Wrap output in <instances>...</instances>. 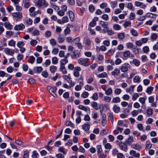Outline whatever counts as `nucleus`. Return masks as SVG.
I'll list each match as a JSON object with an SVG mask.
<instances>
[{"label":"nucleus","instance_id":"nucleus-14","mask_svg":"<svg viewBox=\"0 0 158 158\" xmlns=\"http://www.w3.org/2000/svg\"><path fill=\"white\" fill-rule=\"evenodd\" d=\"M78 108L79 109L84 110L85 111H89L90 112V109L88 106H85L83 105H80L78 106Z\"/></svg>","mask_w":158,"mask_h":158},{"label":"nucleus","instance_id":"nucleus-62","mask_svg":"<svg viewBox=\"0 0 158 158\" xmlns=\"http://www.w3.org/2000/svg\"><path fill=\"white\" fill-rule=\"evenodd\" d=\"M114 29L115 30H119L121 28V27L118 24H115L113 26Z\"/></svg>","mask_w":158,"mask_h":158},{"label":"nucleus","instance_id":"nucleus-39","mask_svg":"<svg viewBox=\"0 0 158 158\" xmlns=\"http://www.w3.org/2000/svg\"><path fill=\"white\" fill-rule=\"evenodd\" d=\"M65 125L67 126H70L73 128H74V125L71 121H67Z\"/></svg>","mask_w":158,"mask_h":158},{"label":"nucleus","instance_id":"nucleus-29","mask_svg":"<svg viewBox=\"0 0 158 158\" xmlns=\"http://www.w3.org/2000/svg\"><path fill=\"white\" fill-rule=\"evenodd\" d=\"M62 77L64 80H66L68 82H71L72 80H71V78L68 75H63L62 76Z\"/></svg>","mask_w":158,"mask_h":158},{"label":"nucleus","instance_id":"nucleus-24","mask_svg":"<svg viewBox=\"0 0 158 158\" xmlns=\"http://www.w3.org/2000/svg\"><path fill=\"white\" fill-rule=\"evenodd\" d=\"M59 71L64 74H66L67 73V71L65 69V66L60 65Z\"/></svg>","mask_w":158,"mask_h":158},{"label":"nucleus","instance_id":"nucleus-7","mask_svg":"<svg viewBox=\"0 0 158 158\" xmlns=\"http://www.w3.org/2000/svg\"><path fill=\"white\" fill-rule=\"evenodd\" d=\"M81 70V68L79 66H76L75 67L74 70H73L74 72L73 73V75L75 77H78L80 75L79 71Z\"/></svg>","mask_w":158,"mask_h":158},{"label":"nucleus","instance_id":"nucleus-61","mask_svg":"<svg viewBox=\"0 0 158 158\" xmlns=\"http://www.w3.org/2000/svg\"><path fill=\"white\" fill-rule=\"evenodd\" d=\"M59 52V49L58 48H55L52 51V53L54 55L57 54Z\"/></svg>","mask_w":158,"mask_h":158},{"label":"nucleus","instance_id":"nucleus-5","mask_svg":"<svg viewBox=\"0 0 158 158\" xmlns=\"http://www.w3.org/2000/svg\"><path fill=\"white\" fill-rule=\"evenodd\" d=\"M35 6L38 7H40L41 6H44L46 7L48 6V4L45 3V0H38L35 4Z\"/></svg>","mask_w":158,"mask_h":158},{"label":"nucleus","instance_id":"nucleus-49","mask_svg":"<svg viewBox=\"0 0 158 158\" xmlns=\"http://www.w3.org/2000/svg\"><path fill=\"white\" fill-rule=\"evenodd\" d=\"M95 7L93 5H90L89 6V10L91 13H93L95 10Z\"/></svg>","mask_w":158,"mask_h":158},{"label":"nucleus","instance_id":"nucleus-50","mask_svg":"<svg viewBox=\"0 0 158 158\" xmlns=\"http://www.w3.org/2000/svg\"><path fill=\"white\" fill-rule=\"evenodd\" d=\"M57 69V67L56 66L52 65L50 67V71L52 73H53L56 71Z\"/></svg>","mask_w":158,"mask_h":158},{"label":"nucleus","instance_id":"nucleus-3","mask_svg":"<svg viewBox=\"0 0 158 158\" xmlns=\"http://www.w3.org/2000/svg\"><path fill=\"white\" fill-rule=\"evenodd\" d=\"M4 52L5 53L9 56H13L14 54V50L8 48H6L4 49Z\"/></svg>","mask_w":158,"mask_h":158},{"label":"nucleus","instance_id":"nucleus-6","mask_svg":"<svg viewBox=\"0 0 158 158\" xmlns=\"http://www.w3.org/2000/svg\"><path fill=\"white\" fill-rule=\"evenodd\" d=\"M130 65L128 63H125L124 65L121 66L120 67V70L122 72H126L128 71V68H129L130 67Z\"/></svg>","mask_w":158,"mask_h":158},{"label":"nucleus","instance_id":"nucleus-30","mask_svg":"<svg viewBox=\"0 0 158 158\" xmlns=\"http://www.w3.org/2000/svg\"><path fill=\"white\" fill-rule=\"evenodd\" d=\"M68 62L67 59H62L60 60V65L65 66V65Z\"/></svg>","mask_w":158,"mask_h":158},{"label":"nucleus","instance_id":"nucleus-32","mask_svg":"<svg viewBox=\"0 0 158 158\" xmlns=\"http://www.w3.org/2000/svg\"><path fill=\"white\" fill-rule=\"evenodd\" d=\"M34 69L35 73H40L42 70V68L41 66L35 67Z\"/></svg>","mask_w":158,"mask_h":158},{"label":"nucleus","instance_id":"nucleus-18","mask_svg":"<svg viewBox=\"0 0 158 158\" xmlns=\"http://www.w3.org/2000/svg\"><path fill=\"white\" fill-rule=\"evenodd\" d=\"M23 2L25 8H28L31 6L29 0H23Z\"/></svg>","mask_w":158,"mask_h":158},{"label":"nucleus","instance_id":"nucleus-16","mask_svg":"<svg viewBox=\"0 0 158 158\" xmlns=\"http://www.w3.org/2000/svg\"><path fill=\"white\" fill-rule=\"evenodd\" d=\"M120 73V69L116 68L114 69L111 73V74L113 76H118Z\"/></svg>","mask_w":158,"mask_h":158},{"label":"nucleus","instance_id":"nucleus-63","mask_svg":"<svg viewBox=\"0 0 158 158\" xmlns=\"http://www.w3.org/2000/svg\"><path fill=\"white\" fill-rule=\"evenodd\" d=\"M139 97V95L137 93H135L132 97V100L133 101L135 100Z\"/></svg>","mask_w":158,"mask_h":158},{"label":"nucleus","instance_id":"nucleus-52","mask_svg":"<svg viewBox=\"0 0 158 158\" xmlns=\"http://www.w3.org/2000/svg\"><path fill=\"white\" fill-rule=\"evenodd\" d=\"M97 152L98 154H100V153L102 152V149L101 146L100 145H98L96 147Z\"/></svg>","mask_w":158,"mask_h":158},{"label":"nucleus","instance_id":"nucleus-10","mask_svg":"<svg viewBox=\"0 0 158 158\" xmlns=\"http://www.w3.org/2000/svg\"><path fill=\"white\" fill-rule=\"evenodd\" d=\"M134 4L137 7L141 6V8L143 9H145L146 7V6L145 4H143V2L138 1L135 2Z\"/></svg>","mask_w":158,"mask_h":158},{"label":"nucleus","instance_id":"nucleus-28","mask_svg":"<svg viewBox=\"0 0 158 158\" xmlns=\"http://www.w3.org/2000/svg\"><path fill=\"white\" fill-rule=\"evenodd\" d=\"M145 15L147 17L154 18L156 17L157 15L156 14H153L151 13H148L146 14Z\"/></svg>","mask_w":158,"mask_h":158},{"label":"nucleus","instance_id":"nucleus-46","mask_svg":"<svg viewBox=\"0 0 158 158\" xmlns=\"http://www.w3.org/2000/svg\"><path fill=\"white\" fill-rule=\"evenodd\" d=\"M15 6L16 10L18 11V12H20L22 10V7L19 5V3L15 5Z\"/></svg>","mask_w":158,"mask_h":158},{"label":"nucleus","instance_id":"nucleus-13","mask_svg":"<svg viewBox=\"0 0 158 158\" xmlns=\"http://www.w3.org/2000/svg\"><path fill=\"white\" fill-rule=\"evenodd\" d=\"M129 153L131 156L135 157H139L140 156L139 153H137L135 151L133 150H131Z\"/></svg>","mask_w":158,"mask_h":158},{"label":"nucleus","instance_id":"nucleus-34","mask_svg":"<svg viewBox=\"0 0 158 158\" xmlns=\"http://www.w3.org/2000/svg\"><path fill=\"white\" fill-rule=\"evenodd\" d=\"M140 79V77L139 76H136L134 77L133 78V81L135 82L139 83L141 81Z\"/></svg>","mask_w":158,"mask_h":158},{"label":"nucleus","instance_id":"nucleus-41","mask_svg":"<svg viewBox=\"0 0 158 158\" xmlns=\"http://www.w3.org/2000/svg\"><path fill=\"white\" fill-rule=\"evenodd\" d=\"M65 40L63 36L62 35H59L58 39V42L59 43L63 42Z\"/></svg>","mask_w":158,"mask_h":158},{"label":"nucleus","instance_id":"nucleus-45","mask_svg":"<svg viewBox=\"0 0 158 158\" xmlns=\"http://www.w3.org/2000/svg\"><path fill=\"white\" fill-rule=\"evenodd\" d=\"M107 76V73L106 72H103L101 74H98V77L99 78H103L106 77Z\"/></svg>","mask_w":158,"mask_h":158},{"label":"nucleus","instance_id":"nucleus-42","mask_svg":"<svg viewBox=\"0 0 158 158\" xmlns=\"http://www.w3.org/2000/svg\"><path fill=\"white\" fill-rule=\"evenodd\" d=\"M141 110H142L140 109H139L138 110H133L131 112L132 115L133 116H136L138 115L139 111H140V112H141Z\"/></svg>","mask_w":158,"mask_h":158},{"label":"nucleus","instance_id":"nucleus-23","mask_svg":"<svg viewBox=\"0 0 158 158\" xmlns=\"http://www.w3.org/2000/svg\"><path fill=\"white\" fill-rule=\"evenodd\" d=\"M70 20L73 21L74 19V15L73 12L71 10H69L68 12Z\"/></svg>","mask_w":158,"mask_h":158},{"label":"nucleus","instance_id":"nucleus-48","mask_svg":"<svg viewBox=\"0 0 158 158\" xmlns=\"http://www.w3.org/2000/svg\"><path fill=\"white\" fill-rule=\"evenodd\" d=\"M52 62L54 64H56L58 63V59L57 57L55 56L52 58Z\"/></svg>","mask_w":158,"mask_h":158},{"label":"nucleus","instance_id":"nucleus-59","mask_svg":"<svg viewBox=\"0 0 158 158\" xmlns=\"http://www.w3.org/2000/svg\"><path fill=\"white\" fill-rule=\"evenodd\" d=\"M92 98L94 101L97 100L98 99V95L97 93H94L93 94Z\"/></svg>","mask_w":158,"mask_h":158},{"label":"nucleus","instance_id":"nucleus-8","mask_svg":"<svg viewBox=\"0 0 158 158\" xmlns=\"http://www.w3.org/2000/svg\"><path fill=\"white\" fill-rule=\"evenodd\" d=\"M81 56V54L80 52L76 50L73 51L71 55L72 58L73 59H75L80 57Z\"/></svg>","mask_w":158,"mask_h":158},{"label":"nucleus","instance_id":"nucleus-25","mask_svg":"<svg viewBox=\"0 0 158 158\" xmlns=\"http://www.w3.org/2000/svg\"><path fill=\"white\" fill-rule=\"evenodd\" d=\"M5 27L8 30H11L13 28V26L9 22H6L4 23Z\"/></svg>","mask_w":158,"mask_h":158},{"label":"nucleus","instance_id":"nucleus-40","mask_svg":"<svg viewBox=\"0 0 158 158\" xmlns=\"http://www.w3.org/2000/svg\"><path fill=\"white\" fill-rule=\"evenodd\" d=\"M105 62L106 63H110L112 65H114V62L112 60L107 58L105 60Z\"/></svg>","mask_w":158,"mask_h":158},{"label":"nucleus","instance_id":"nucleus-4","mask_svg":"<svg viewBox=\"0 0 158 158\" xmlns=\"http://www.w3.org/2000/svg\"><path fill=\"white\" fill-rule=\"evenodd\" d=\"M108 23L103 21H100V24L102 27L104 28L103 29V32L105 33L106 32V30H107L109 29V27H107Z\"/></svg>","mask_w":158,"mask_h":158},{"label":"nucleus","instance_id":"nucleus-2","mask_svg":"<svg viewBox=\"0 0 158 158\" xmlns=\"http://www.w3.org/2000/svg\"><path fill=\"white\" fill-rule=\"evenodd\" d=\"M78 63L84 66H88L89 65V59L81 58L78 60Z\"/></svg>","mask_w":158,"mask_h":158},{"label":"nucleus","instance_id":"nucleus-21","mask_svg":"<svg viewBox=\"0 0 158 158\" xmlns=\"http://www.w3.org/2000/svg\"><path fill=\"white\" fill-rule=\"evenodd\" d=\"M152 147V144L149 140H147L146 142L145 149L148 150Z\"/></svg>","mask_w":158,"mask_h":158},{"label":"nucleus","instance_id":"nucleus-55","mask_svg":"<svg viewBox=\"0 0 158 158\" xmlns=\"http://www.w3.org/2000/svg\"><path fill=\"white\" fill-rule=\"evenodd\" d=\"M133 63L136 66H138L140 64V62L139 60L136 59H135L133 60Z\"/></svg>","mask_w":158,"mask_h":158},{"label":"nucleus","instance_id":"nucleus-9","mask_svg":"<svg viewBox=\"0 0 158 158\" xmlns=\"http://www.w3.org/2000/svg\"><path fill=\"white\" fill-rule=\"evenodd\" d=\"M25 27V25L22 23L16 25L14 28L16 31H20L24 29Z\"/></svg>","mask_w":158,"mask_h":158},{"label":"nucleus","instance_id":"nucleus-26","mask_svg":"<svg viewBox=\"0 0 158 158\" xmlns=\"http://www.w3.org/2000/svg\"><path fill=\"white\" fill-rule=\"evenodd\" d=\"M91 106L94 108L95 109L98 110L99 109L98 104L97 102H92L91 103Z\"/></svg>","mask_w":158,"mask_h":158},{"label":"nucleus","instance_id":"nucleus-11","mask_svg":"<svg viewBox=\"0 0 158 158\" xmlns=\"http://www.w3.org/2000/svg\"><path fill=\"white\" fill-rule=\"evenodd\" d=\"M132 148L139 151H140L142 149L141 146L138 143H134L131 145Z\"/></svg>","mask_w":158,"mask_h":158},{"label":"nucleus","instance_id":"nucleus-33","mask_svg":"<svg viewBox=\"0 0 158 158\" xmlns=\"http://www.w3.org/2000/svg\"><path fill=\"white\" fill-rule=\"evenodd\" d=\"M15 44L16 42L13 40H11L9 41L8 45L9 46L15 47Z\"/></svg>","mask_w":158,"mask_h":158},{"label":"nucleus","instance_id":"nucleus-27","mask_svg":"<svg viewBox=\"0 0 158 158\" xmlns=\"http://www.w3.org/2000/svg\"><path fill=\"white\" fill-rule=\"evenodd\" d=\"M82 128L85 131H88L89 129L90 125L88 123H85L82 126Z\"/></svg>","mask_w":158,"mask_h":158},{"label":"nucleus","instance_id":"nucleus-54","mask_svg":"<svg viewBox=\"0 0 158 158\" xmlns=\"http://www.w3.org/2000/svg\"><path fill=\"white\" fill-rule=\"evenodd\" d=\"M25 44L22 41H19L18 42L17 45L19 48L23 47Z\"/></svg>","mask_w":158,"mask_h":158},{"label":"nucleus","instance_id":"nucleus-38","mask_svg":"<svg viewBox=\"0 0 158 158\" xmlns=\"http://www.w3.org/2000/svg\"><path fill=\"white\" fill-rule=\"evenodd\" d=\"M120 102V99L119 97H116L112 99V102L114 103H118Z\"/></svg>","mask_w":158,"mask_h":158},{"label":"nucleus","instance_id":"nucleus-31","mask_svg":"<svg viewBox=\"0 0 158 158\" xmlns=\"http://www.w3.org/2000/svg\"><path fill=\"white\" fill-rule=\"evenodd\" d=\"M125 36V34L123 33H119L117 35V38L120 40H123Z\"/></svg>","mask_w":158,"mask_h":158},{"label":"nucleus","instance_id":"nucleus-35","mask_svg":"<svg viewBox=\"0 0 158 158\" xmlns=\"http://www.w3.org/2000/svg\"><path fill=\"white\" fill-rule=\"evenodd\" d=\"M105 92L106 95H109L112 93L113 90L111 88H109L106 90V92Z\"/></svg>","mask_w":158,"mask_h":158},{"label":"nucleus","instance_id":"nucleus-19","mask_svg":"<svg viewBox=\"0 0 158 158\" xmlns=\"http://www.w3.org/2000/svg\"><path fill=\"white\" fill-rule=\"evenodd\" d=\"M107 123L106 116L105 114H103L102 116V124L103 126H105Z\"/></svg>","mask_w":158,"mask_h":158},{"label":"nucleus","instance_id":"nucleus-1","mask_svg":"<svg viewBox=\"0 0 158 158\" xmlns=\"http://www.w3.org/2000/svg\"><path fill=\"white\" fill-rule=\"evenodd\" d=\"M13 19L16 21H19L23 18V13L20 12H16L11 13Z\"/></svg>","mask_w":158,"mask_h":158},{"label":"nucleus","instance_id":"nucleus-56","mask_svg":"<svg viewBox=\"0 0 158 158\" xmlns=\"http://www.w3.org/2000/svg\"><path fill=\"white\" fill-rule=\"evenodd\" d=\"M153 112V110L150 108L146 110V113L148 115H152Z\"/></svg>","mask_w":158,"mask_h":158},{"label":"nucleus","instance_id":"nucleus-51","mask_svg":"<svg viewBox=\"0 0 158 158\" xmlns=\"http://www.w3.org/2000/svg\"><path fill=\"white\" fill-rule=\"evenodd\" d=\"M158 37V35L156 33L152 34L151 36V39L153 41L156 40Z\"/></svg>","mask_w":158,"mask_h":158},{"label":"nucleus","instance_id":"nucleus-64","mask_svg":"<svg viewBox=\"0 0 158 158\" xmlns=\"http://www.w3.org/2000/svg\"><path fill=\"white\" fill-rule=\"evenodd\" d=\"M117 4V2L116 1H112L110 2V5L112 8H114Z\"/></svg>","mask_w":158,"mask_h":158},{"label":"nucleus","instance_id":"nucleus-15","mask_svg":"<svg viewBox=\"0 0 158 158\" xmlns=\"http://www.w3.org/2000/svg\"><path fill=\"white\" fill-rule=\"evenodd\" d=\"M84 44L85 46L88 47H90L91 44V41L89 38H86L84 40Z\"/></svg>","mask_w":158,"mask_h":158},{"label":"nucleus","instance_id":"nucleus-36","mask_svg":"<svg viewBox=\"0 0 158 158\" xmlns=\"http://www.w3.org/2000/svg\"><path fill=\"white\" fill-rule=\"evenodd\" d=\"M35 60V58L33 56H30L29 59L28 60V62L29 63L32 64H33Z\"/></svg>","mask_w":158,"mask_h":158},{"label":"nucleus","instance_id":"nucleus-12","mask_svg":"<svg viewBox=\"0 0 158 158\" xmlns=\"http://www.w3.org/2000/svg\"><path fill=\"white\" fill-rule=\"evenodd\" d=\"M119 146L120 149L125 152H127V145L124 143L121 142L119 144Z\"/></svg>","mask_w":158,"mask_h":158},{"label":"nucleus","instance_id":"nucleus-58","mask_svg":"<svg viewBox=\"0 0 158 158\" xmlns=\"http://www.w3.org/2000/svg\"><path fill=\"white\" fill-rule=\"evenodd\" d=\"M131 32L132 33V35L134 36H136L138 35V33L137 31L134 29H131Z\"/></svg>","mask_w":158,"mask_h":158},{"label":"nucleus","instance_id":"nucleus-43","mask_svg":"<svg viewBox=\"0 0 158 158\" xmlns=\"http://www.w3.org/2000/svg\"><path fill=\"white\" fill-rule=\"evenodd\" d=\"M130 52L128 51H127L123 52V56L125 59H127L130 55Z\"/></svg>","mask_w":158,"mask_h":158},{"label":"nucleus","instance_id":"nucleus-47","mask_svg":"<svg viewBox=\"0 0 158 158\" xmlns=\"http://www.w3.org/2000/svg\"><path fill=\"white\" fill-rule=\"evenodd\" d=\"M89 93L86 91L83 92L81 95V97L83 98H86L88 97Z\"/></svg>","mask_w":158,"mask_h":158},{"label":"nucleus","instance_id":"nucleus-57","mask_svg":"<svg viewBox=\"0 0 158 158\" xmlns=\"http://www.w3.org/2000/svg\"><path fill=\"white\" fill-rule=\"evenodd\" d=\"M37 43V41L35 40H32L30 42V44L32 46H34Z\"/></svg>","mask_w":158,"mask_h":158},{"label":"nucleus","instance_id":"nucleus-37","mask_svg":"<svg viewBox=\"0 0 158 158\" xmlns=\"http://www.w3.org/2000/svg\"><path fill=\"white\" fill-rule=\"evenodd\" d=\"M153 87L152 86H150L147 88L146 92L148 94H150L152 93V91H153Z\"/></svg>","mask_w":158,"mask_h":158},{"label":"nucleus","instance_id":"nucleus-44","mask_svg":"<svg viewBox=\"0 0 158 158\" xmlns=\"http://www.w3.org/2000/svg\"><path fill=\"white\" fill-rule=\"evenodd\" d=\"M85 89L88 91L93 90L94 88L93 86L89 85H86L85 86Z\"/></svg>","mask_w":158,"mask_h":158},{"label":"nucleus","instance_id":"nucleus-53","mask_svg":"<svg viewBox=\"0 0 158 158\" xmlns=\"http://www.w3.org/2000/svg\"><path fill=\"white\" fill-rule=\"evenodd\" d=\"M29 156V152L27 151L23 152V158H28Z\"/></svg>","mask_w":158,"mask_h":158},{"label":"nucleus","instance_id":"nucleus-60","mask_svg":"<svg viewBox=\"0 0 158 158\" xmlns=\"http://www.w3.org/2000/svg\"><path fill=\"white\" fill-rule=\"evenodd\" d=\"M114 62V64H115L116 65H118L120 64L122 62V60L121 59L119 58H117L115 60Z\"/></svg>","mask_w":158,"mask_h":158},{"label":"nucleus","instance_id":"nucleus-22","mask_svg":"<svg viewBox=\"0 0 158 158\" xmlns=\"http://www.w3.org/2000/svg\"><path fill=\"white\" fill-rule=\"evenodd\" d=\"M113 110L115 113H117L120 112V108L119 106H118L117 105L115 104L113 106Z\"/></svg>","mask_w":158,"mask_h":158},{"label":"nucleus","instance_id":"nucleus-20","mask_svg":"<svg viewBox=\"0 0 158 158\" xmlns=\"http://www.w3.org/2000/svg\"><path fill=\"white\" fill-rule=\"evenodd\" d=\"M134 142L133 137L132 136H129L126 142L129 145H130Z\"/></svg>","mask_w":158,"mask_h":158},{"label":"nucleus","instance_id":"nucleus-17","mask_svg":"<svg viewBox=\"0 0 158 158\" xmlns=\"http://www.w3.org/2000/svg\"><path fill=\"white\" fill-rule=\"evenodd\" d=\"M135 87V85H131L130 87L127 88L126 89L127 92L129 93L130 94H131L134 91V88Z\"/></svg>","mask_w":158,"mask_h":158}]
</instances>
